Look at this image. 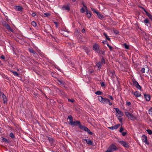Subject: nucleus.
Instances as JSON below:
<instances>
[{
    "mask_svg": "<svg viewBox=\"0 0 152 152\" xmlns=\"http://www.w3.org/2000/svg\"><path fill=\"white\" fill-rule=\"evenodd\" d=\"M98 97V100L102 103L107 104L108 103L110 105H112V103L110 102L109 99L106 98H103L101 96H99Z\"/></svg>",
    "mask_w": 152,
    "mask_h": 152,
    "instance_id": "1",
    "label": "nucleus"
},
{
    "mask_svg": "<svg viewBox=\"0 0 152 152\" xmlns=\"http://www.w3.org/2000/svg\"><path fill=\"white\" fill-rule=\"evenodd\" d=\"M117 149L116 146L113 144L110 145L107 150L105 152H113Z\"/></svg>",
    "mask_w": 152,
    "mask_h": 152,
    "instance_id": "2",
    "label": "nucleus"
},
{
    "mask_svg": "<svg viewBox=\"0 0 152 152\" xmlns=\"http://www.w3.org/2000/svg\"><path fill=\"white\" fill-rule=\"evenodd\" d=\"M125 114L126 116L129 119L131 120H133L135 118L132 114L128 112H125Z\"/></svg>",
    "mask_w": 152,
    "mask_h": 152,
    "instance_id": "3",
    "label": "nucleus"
},
{
    "mask_svg": "<svg viewBox=\"0 0 152 152\" xmlns=\"http://www.w3.org/2000/svg\"><path fill=\"white\" fill-rule=\"evenodd\" d=\"M114 109L116 111V115L117 117L119 118L123 116V113L118 108H114Z\"/></svg>",
    "mask_w": 152,
    "mask_h": 152,
    "instance_id": "4",
    "label": "nucleus"
},
{
    "mask_svg": "<svg viewBox=\"0 0 152 152\" xmlns=\"http://www.w3.org/2000/svg\"><path fill=\"white\" fill-rule=\"evenodd\" d=\"M119 142L125 148H128L129 147L128 144L123 140L119 141Z\"/></svg>",
    "mask_w": 152,
    "mask_h": 152,
    "instance_id": "5",
    "label": "nucleus"
},
{
    "mask_svg": "<svg viewBox=\"0 0 152 152\" xmlns=\"http://www.w3.org/2000/svg\"><path fill=\"white\" fill-rule=\"evenodd\" d=\"M93 48L94 50L97 53H99L100 51L99 49V45L97 44H95L93 46Z\"/></svg>",
    "mask_w": 152,
    "mask_h": 152,
    "instance_id": "6",
    "label": "nucleus"
},
{
    "mask_svg": "<svg viewBox=\"0 0 152 152\" xmlns=\"http://www.w3.org/2000/svg\"><path fill=\"white\" fill-rule=\"evenodd\" d=\"M133 82L134 86H135L138 89L141 90V87L139 85V84L137 81L135 80H133Z\"/></svg>",
    "mask_w": 152,
    "mask_h": 152,
    "instance_id": "7",
    "label": "nucleus"
},
{
    "mask_svg": "<svg viewBox=\"0 0 152 152\" xmlns=\"http://www.w3.org/2000/svg\"><path fill=\"white\" fill-rule=\"evenodd\" d=\"M82 141L83 142L84 141H86L87 144L92 145L93 144V142L90 140L87 139H83Z\"/></svg>",
    "mask_w": 152,
    "mask_h": 152,
    "instance_id": "8",
    "label": "nucleus"
},
{
    "mask_svg": "<svg viewBox=\"0 0 152 152\" xmlns=\"http://www.w3.org/2000/svg\"><path fill=\"white\" fill-rule=\"evenodd\" d=\"M79 124H80V122L79 121H72L69 124L71 126H75L78 125Z\"/></svg>",
    "mask_w": 152,
    "mask_h": 152,
    "instance_id": "9",
    "label": "nucleus"
},
{
    "mask_svg": "<svg viewBox=\"0 0 152 152\" xmlns=\"http://www.w3.org/2000/svg\"><path fill=\"white\" fill-rule=\"evenodd\" d=\"M143 138H144V140L143 141L145 143L148 145H149V142L147 140V137L145 135H143Z\"/></svg>",
    "mask_w": 152,
    "mask_h": 152,
    "instance_id": "10",
    "label": "nucleus"
},
{
    "mask_svg": "<svg viewBox=\"0 0 152 152\" xmlns=\"http://www.w3.org/2000/svg\"><path fill=\"white\" fill-rule=\"evenodd\" d=\"M14 8L17 11H21L23 9L22 7L19 6H15L14 7Z\"/></svg>",
    "mask_w": 152,
    "mask_h": 152,
    "instance_id": "11",
    "label": "nucleus"
},
{
    "mask_svg": "<svg viewBox=\"0 0 152 152\" xmlns=\"http://www.w3.org/2000/svg\"><path fill=\"white\" fill-rule=\"evenodd\" d=\"M144 97L146 100L147 101H149L151 99L150 96L149 94H144Z\"/></svg>",
    "mask_w": 152,
    "mask_h": 152,
    "instance_id": "12",
    "label": "nucleus"
},
{
    "mask_svg": "<svg viewBox=\"0 0 152 152\" xmlns=\"http://www.w3.org/2000/svg\"><path fill=\"white\" fill-rule=\"evenodd\" d=\"M120 126V124H117L115 126H112L111 127H109V128L112 130H113L114 129H118L119 126Z\"/></svg>",
    "mask_w": 152,
    "mask_h": 152,
    "instance_id": "13",
    "label": "nucleus"
},
{
    "mask_svg": "<svg viewBox=\"0 0 152 152\" xmlns=\"http://www.w3.org/2000/svg\"><path fill=\"white\" fill-rule=\"evenodd\" d=\"M149 68L147 66H145L144 67V68H143V73L146 72L147 73L149 71Z\"/></svg>",
    "mask_w": 152,
    "mask_h": 152,
    "instance_id": "14",
    "label": "nucleus"
},
{
    "mask_svg": "<svg viewBox=\"0 0 152 152\" xmlns=\"http://www.w3.org/2000/svg\"><path fill=\"white\" fill-rule=\"evenodd\" d=\"M62 9L63 10H65L69 11L70 10L69 6V5H67L66 6H64L62 7Z\"/></svg>",
    "mask_w": 152,
    "mask_h": 152,
    "instance_id": "15",
    "label": "nucleus"
},
{
    "mask_svg": "<svg viewBox=\"0 0 152 152\" xmlns=\"http://www.w3.org/2000/svg\"><path fill=\"white\" fill-rule=\"evenodd\" d=\"M97 15L98 17L101 19L104 18V16L99 12L98 13Z\"/></svg>",
    "mask_w": 152,
    "mask_h": 152,
    "instance_id": "16",
    "label": "nucleus"
},
{
    "mask_svg": "<svg viewBox=\"0 0 152 152\" xmlns=\"http://www.w3.org/2000/svg\"><path fill=\"white\" fill-rule=\"evenodd\" d=\"M2 97L3 98V101L4 103H6L7 102V99L5 95L3 93V94L2 95Z\"/></svg>",
    "mask_w": 152,
    "mask_h": 152,
    "instance_id": "17",
    "label": "nucleus"
},
{
    "mask_svg": "<svg viewBox=\"0 0 152 152\" xmlns=\"http://www.w3.org/2000/svg\"><path fill=\"white\" fill-rule=\"evenodd\" d=\"M84 131L87 132L88 134L90 135H92L93 134L90 131V130L86 127L85 128Z\"/></svg>",
    "mask_w": 152,
    "mask_h": 152,
    "instance_id": "18",
    "label": "nucleus"
},
{
    "mask_svg": "<svg viewBox=\"0 0 152 152\" xmlns=\"http://www.w3.org/2000/svg\"><path fill=\"white\" fill-rule=\"evenodd\" d=\"M134 95L137 97H139L141 96V94L139 92L136 91L134 92Z\"/></svg>",
    "mask_w": 152,
    "mask_h": 152,
    "instance_id": "19",
    "label": "nucleus"
},
{
    "mask_svg": "<svg viewBox=\"0 0 152 152\" xmlns=\"http://www.w3.org/2000/svg\"><path fill=\"white\" fill-rule=\"evenodd\" d=\"M4 26L7 29L10 30L11 31L12 30V29H11L10 26L8 24L6 23L4 25Z\"/></svg>",
    "mask_w": 152,
    "mask_h": 152,
    "instance_id": "20",
    "label": "nucleus"
},
{
    "mask_svg": "<svg viewBox=\"0 0 152 152\" xmlns=\"http://www.w3.org/2000/svg\"><path fill=\"white\" fill-rule=\"evenodd\" d=\"M28 50L30 53H32L33 54H36V52L34 50L33 48H29L28 49Z\"/></svg>",
    "mask_w": 152,
    "mask_h": 152,
    "instance_id": "21",
    "label": "nucleus"
},
{
    "mask_svg": "<svg viewBox=\"0 0 152 152\" xmlns=\"http://www.w3.org/2000/svg\"><path fill=\"white\" fill-rule=\"evenodd\" d=\"M78 125L80 129H83L84 130V129H85V128L86 127L84 126H82V125L80 124V123Z\"/></svg>",
    "mask_w": 152,
    "mask_h": 152,
    "instance_id": "22",
    "label": "nucleus"
},
{
    "mask_svg": "<svg viewBox=\"0 0 152 152\" xmlns=\"http://www.w3.org/2000/svg\"><path fill=\"white\" fill-rule=\"evenodd\" d=\"M68 118L69 120V124H70L73 121V118L72 116L71 115H69L68 117Z\"/></svg>",
    "mask_w": 152,
    "mask_h": 152,
    "instance_id": "23",
    "label": "nucleus"
},
{
    "mask_svg": "<svg viewBox=\"0 0 152 152\" xmlns=\"http://www.w3.org/2000/svg\"><path fill=\"white\" fill-rule=\"evenodd\" d=\"M86 14L87 15V17L88 18H90L91 16V14L88 11L86 12Z\"/></svg>",
    "mask_w": 152,
    "mask_h": 152,
    "instance_id": "24",
    "label": "nucleus"
},
{
    "mask_svg": "<svg viewBox=\"0 0 152 152\" xmlns=\"http://www.w3.org/2000/svg\"><path fill=\"white\" fill-rule=\"evenodd\" d=\"M143 10L145 12V14L148 17H149V16H151V15L150 14V13L143 8Z\"/></svg>",
    "mask_w": 152,
    "mask_h": 152,
    "instance_id": "25",
    "label": "nucleus"
},
{
    "mask_svg": "<svg viewBox=\"0 0 152 152\" xmlns=\"http://www.w3.org/2000/svg\"><path fill=\"white\" fill-rule=\"evenodd\" d=\"M96 66H97L98 68H99L100 69L101 68V66H102V64H101V62H98L96 64Z\"/></svg>",
    "mask_w": 152,
    "mask_h": 152,
    "instance_id": "26",
    "label": "nucleus"
},
{
    "mask_svg": "<svg viewBox=\"0 0 152 152\" xmlns=\"http://www.w3.org/2000/svg\"><path fill=\"white\" fill-rule=\"evenodd\" d=\"M103 34L105 36L106 39L109 41L110 40V38L107 35V34L106 33H103Z\"/></svg>",
    "mask_w": 152,
    "mask_h": 152,
    "instance_id": "27",
    "label": "nucleus"
},
{
    "mask_svg": "<svg viewBox=\"0 0 152 152\" xmlns=\"http://www.w3.org/2000/svg\"><path fill=\"white\" fill-rule=\"evenodd\" d=\"M2 141L4 142L7 143L9 142V141L6 138L4 137H2Z\"/></svg>",
    "mask_w": 152,
    "mask_h": 152,
    "instance_id": "28",
    "label": "nucleus"
},
{
    "mask_svg": "<svg viewBox=\"0 0 152 152\" xmlns=\"http://www.w3.org/2000/svg\"><path fill=\"white\" fill-rule=\"evenodd\" d=\"M58 82H59V83H60V85L62 86H64L65 84V83L63 81H61V80H59Z\"/></svg>",
    "mask_w": 152,
    "mask_h": 152,
    "instance_id": "29",
    "label": "nucleus"
},
{
    "mask_svg": "<svg viewBox=\"0 0 152 152\" xmlns=\"http://www.w3.org/2000/svg\"><path fill=\"white\" fill-rule=\"evenodd\" d=\"M146 131L148 132V133L150 135L152 134V131L150 129H147Z\"/></svg>",
    "mask_w": 152,
    "mask_h": 152,
    "instance_id": "30",
    "label": "nucleus"
},
{
    "mask_svg": "<svg viewBox=\"0 0 152 152\" xmlns=\"http://www.w3.org/2000/svg\"><path fill=\"white\" fill-rule=\"evenodd\" d=\"M31 24L34 27H36L37 26L36 23L35 21H32L31 23Z\"/></svg>",
    "mask_w": 152,
    "mask_h": 152,
    "instance_id": "31",
    "label": "nucleus"
},
{
    "mask_svg": "<svg viewBox=\"0 0 152 152\" xmlns=\"http://www.w3.org/2000/svg\"><path fill=\"white\" fill-rule=\"evenodd\" d=\"M102 94V92L99 91H98L95 92V94L96 95H100Z\"/></svg>",
    "mask_w": 152,
    "mask_h": 152,
    "instance_id": "32",
    "label": "nucleus"
},
{
    "mask_svg": "<svg viewBox=\"0 0 152 152\" xmlns=\"http://www.w3.org/2000/svg\"><path fill=\"white\" fill-rule=\"evenodd\" d=\"M148 113L152 115V107H151L148 110Z\"/></svg>",
    "mask_w": 152,
    "mask_h": 152,
    "instance_id": "33",
    "label": "nucleus"
},
{
    "mask_svg": "<svg viewBox=\"0 0 152 152\" xmlns=\"http://www.w3.org/2000/svg\"><path fill=\"white\" fill-rule=\"evenodd\" d=\"M9 136L10 137L12 138H14L15 137V136L12 133H11L10 134Z\"/></svg>",
    "mask_w": 152,
    "mask_h": 152,
    "instance_id": "34",
    "label": "nucleus"
},
{
    "mask_svg": "<svg viewBox=\"0 0 152 152\" xmlns=\"http://www.w3.org/2000/svg\"><path fill=\"white\" fill-rule=\"evenodd\" d=\"M101 63L102 64H105L104 59L103 58H102L101 59Z\"/></svg>",
    "mask_w": 152,
    "mask_h": 152,
    "instance_id": "35",
    "label": "nucleus"
},
{
    "mask_svg": "<svg viewBox=\"0 0 152 152\" xmlns=\"http://www.w3.org/2000/svg\"><path fill=\"white\" fill-rule=\"evenodd\" d=\"M12 73L14 75H15V76H18V74L17 72L13 71V72H12Z\"/></svg>",
    "mask_w": 152,
    "mask_h": 152,
    "instance_id": "36",
    "label": "nucleus"
},
{
    "mask_svg": "<svg viewBox=\"0 0 152 152\" xmlns=\"http://www.w3.org/2000/svg\"><path fill=\"white\" fill-rule=\"evenodd\" d=\"M124 46L125 48L126 49H129V46L128 45H127V44H124Z\"/></svg>",
    "mask_w": 152,
    "mask_h": 152,
    "instance_id": "37",
    "label": "nucleus"
},
{
    "mask_svg": "<svg viewBox=\"0 0 152 152\" xmlns=\"http://www.w3.org/2000/svg\"><path fill=\"white\" fill-rule=\"evenodd\" d=\"M107 46L109 48L110 50H112L113 49V47L112 46L108 44H107Z\"/></svg>",
    "mask_w": 152,
    "mask_h": 152,
    "instance_id": "38",
    "label": "nucleus"
},
{
    "mask_svg": "<svg viewBox=\"0 0 152 152\" xmlns=\"http://www.w3.org/2000/svg\"><path fill=\"white\" fill-rule=\"evenodd\" d=\"M92 10L93 11V12H94V13H96L97 14L99 12H98L97 10H96L95 9H92Z\"/></svg>",
    "mask_w": 152,
    "mask_h": 152,
    "instance_id": "39",
    "label": "nucleus"
},
{
    "mask_svg": "<svg viewBox=\"0 0 152 152\" xmlns=\"http://www.w3.org/2000/svg\"><path fill=\"white\" fill-rule=\"evenodd\" d=\"M80 12L81 13H84L85 12V10H84V8H82L80 9Z\"/></svg>",
    "mask_w": 152,
    "mask_h": 152,
    "instance_id": "40",
    "label": "nucleus"
},
{
    "mask_svg": "<svg viewBox=\"0 0 152 152\" xmlns=\"http://www.w3.org/2000/svg\"><path fill=\"white\" fill-rule=\"evenodd\" d=\"M144 22L146 23H149V20L148 19H146L144 20Z\"/></svg>",
    "mask_w": 152,
    "mask_h": 152,
    "instance_id": "41",
    "label": "nucleus"
},
{
    "mask_svg": "<svg viewBox=\"0 0 152 152\" xmlns=\"http://www.w3.org/2000/svg\"><path fill=\"white\" fill-rule=\"evenodd\" d=\"M44 15H45V16L48 17L50 15V14L49 13H44Z\"/></svg>",
    "mask_w": 152,
    "mask_h": 152,
    "instance_id": "42",
    "label": "nucleus"
},
{
    "mask_svg": "<svg viewBox=\"0 0 152 152\" xmlns=\"http://www.w3.org/2000/svg\"><path fill=\"white\" fill-rule=\"evenodd\" d=\"M121 133H122V135L123 136H125V135L126 134V132H121Z\"/></svg>",
    "mask_w": 152,
    "mask_h": 152,
    "instance_id": "43",
    "label": "nucleus"
},
{
    "mask_svg": "<svg viewBox=\"0 0 152 152\" xmlns=\"http://www.w3.org/2000/svg\"><path fill=\"white\" fill-rule=\"evenodd\" d=\"M124 128L122 127H121L120 128L119 132H122Z\"/></svg>",
    "mask_w": 152,
    "mask_h": 152,
    "instance_id": "44",
    "label": "nucleus"
},
{
    "mask_svg": "<svg viewBox=\"0 0 152 152\" xmlns=\"http://www.w3.org/2000/svg\"><path fill=\"white\" fill-rule=\"evenodd\" d=\"M131 104V103L130 102H126V104L128 106H130Z\"/></svg>",
    "mask_w": 152,
    "mask_h": 152,
    "instance_id": "45",
    "label": "nucleus"
},
{
    "mask_svg": "<svg viewBox=\"0 0 152 152\" xmlns=\"http://www.w3.org/2000/svg\"><path fill=\"white\" fill-rule=\"evenodd\" d=\"M101 85L102 87H103L105 85L104 83L103 82H102L101 83Z\"/></svg>",
    "mask_w": 152,
    "mask_h": 152,
    "instance_id": "46",
    "label": "nucleus"
},
{
    "mask_svg": "<svg viewBox=\"0 0 152 152\" xmlns=\"http://www.w3.org/2000/svg\"><path fill=\"white\" fill-rule=\"evenodd\" d=\"M145 62L146 63H147V61L146 60V59H147V58H148V56H145Z\"/></svg>",
    "mask_w": 152,
    "mask_h": 152,
    "instance_id": "47",
    "label": "nucleus"
},
{
    "mask_svg": "<svg viewBox=\"0 0 152 152\" xmlns=\"http://www.w3.org/2000/svg\"><path fill=\"white\" fill-rule=\"evenodd\" d=\"M1 58L3 59H5V57L4 56L2 55L1 56Z\"/></svg>",
    "mask_w": 152,
    "mask_h": 152,
    "instance_id": "48",
    "label": "nucleus"
},
{
    "mask_svg": "<svg viewBox=\"0 0 152 152\" xmlns=\"http://www.w3.org/2000/svg\"><path fill=\"white\" fill-rule=\"evenodd\" d=\"M31 15H32L33 17H34V16L36 15V14H35V13H33L31 14Z\"/></svg>",
    "mask_w": 152,
    "mask_h": 152,
    "instance_id": "49",
    "label": "nucleus"
},
{
    "mask_svg": "<svg viewBox=\"0 0 152 152\" xmlns=\"http://www.w3.org/2000/svg\"><path fill=\"white\" fill-rule=\"evenodd\" d=\"M68 100L69 102H74V100L73 99H68Z\"/></svg>",
    "mask_w": 152,
    "mask_h": 152,
    "instance_id": "50",
    "label": "nucleus"
},
{
    "mask_svg": "<svg viewBox=\"0 0 152 152\" xmlns=\"http://www.w3.org/2000/svg\"><path fill=\"white\" fill-rule=\"evenodd\" d=\"M81 31L82 32V33H84L85 32V30L84 28H83Z\"/></svg>",
    "mask_w": 152,
    "mask_h": 152,
    "instance_id": "51",
    "label": "nucleus"
},
{
    "mask_svg": "<svg viewBox=\"0 0 152 152\" xmlns=\"http://www.w3.org/2000/svg\"><path fill=\"white\" fill-rule=\"evenodd\" d=\"M54 23L55 24V25H56V26L57 27H58V26H57L58 23H57V22H54Z\"/></svg>",
    "mask_w": 152,
    "mask_h": 152,
    "instance_id": "52",
    "label": "nucleus"
},
{
    "mask_svg": "<svg viewBox=\"0 0 152 152\" xmlns=\"http://www.w3.org/2000/svg\"><path fill=\"white\" fill-rule=\"evenodd\" d=\"M110 96V98L112 100H113L114 99L111 96Z\"/></svg>",
    "mask_w": 152,
    "mask_h": 152,
    "instance_id": "53",
    "label": "nucleus"
},
{
    "mask_svg": "<svg viewBox=\"0 0 152 152\" xmlns=\"http://www.w3.org/2000/svg\"><path fill=\"white\" fill-rule=\"evenodd\" d=\"M118 119L120 122H121L122 121V118H118Z\"/></svg>",
    "mask_w": 152,
    "mask_h": 152,
    "instance_id": "54",
    "label": "nucleus"
},
{
    "mask_svg": "<svg viewBox=\"0 0 152 152\" xmlns=\"http://www.w3.org/2000/svg\"><path fill=\"white\" fill-rule=\"evenodd\" d=\"M112 74V76H114L115 75V73L114 72H112L111 73Z\"/></svg>",
    "mask_w": 152,
    "mask_h": 152,
    "instance_id": "55",
    "label": "nucleus"
},
{
    "mask_svg": "<svg viewBox=\"0 0 152 152\" xmlns=\"http://www.w3.org/2000/svg\"><path fill=\"white\" fill-rule=\"evenodd\" d=\"M104 51H102V54H103L104 53Z\"/></svg>",
    "mask_w": 152,
    "mask_h": 152,
    "instance_id": "56",
    "label": "nucleus"
},
{
    "mask_svg": "<svg viewBox=\"0 0 152 152\" xmlns=\"http://www.w3.org/2000/svg\"><path fill=\"white\" fill-rule=\"evenodd\" d=\"M115 34H118V32L117 31V32H115Z\"/></svg>",
    "mask_w": 152,
    "mask_h": 152,
    "instance_id": "57",
    "label": "nucleus"
},
{
    "mask_svg": "<svg viewBox=\"0 0 152 152\" xmlns=\"http://www.w3.org/2000/svg\"><path fill=\"white\" fill-rule=\"evenodd\" d=\"M83 6H84L85 7V8L86 9H87V7H86L85 5H84Z\"/></svg>",
    "mask_w": 152,
    "mask_h": 152,
    "instance_id": "58",
    "label": "nucleus"
},
{
    "mask_svg": "<svg viewBox=\"0 0 152 152\" xmlns=\"http://www.w3.org/2000/svg\"><path fill=\"white\" fill-rule=\"evenodd\" d=\"M72 1L73 2H74L76 1V0H72Z\"/></svg>",
    "mask_w": 152,
    "mask_h": 152,
    "instance_id": "59",
    "label": "nucleus"
},
{
    "mask_svg": "<svg viewBox=\"0 0 152 152\" xmlns=\"http://www.w3.org/2000/svg\"><path fill=\"white\" fill-rule=\"evenodd\" d=\"M102 42L103 43H104V42H103H103Z\"/></svg>",
    "mask_w": 152,
    "mask_h": 152,
    "instance_id": "60",
    "label": "nucleus"
},
{
    "mask_svg": "<svg viewBox=\"0 0 152 152\" xmlns=\"http://www.w3.org/2000/svg\"><path fill=\"white\" fill-rule=\"evenodd\" d=\"M51 140V139H49V140Z\"/></svg>",
    "mask_w": 152,
    "mask_h": 152,
    "instance_id": "61",
    "label": "nucleus"
}]
</instances>
